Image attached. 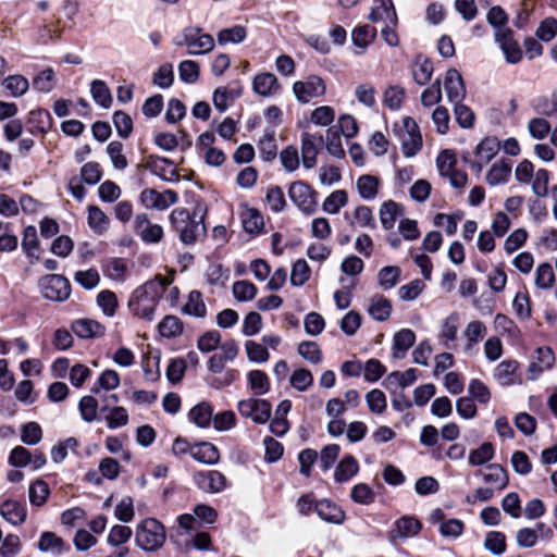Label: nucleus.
<instances>
[{"label":"nucleus","instance_id":"f257e3e1","mask_svg":"<svg viewBox=\"0 0 557 557\" xmlns=\"http://www.w3.org/2000/svg\"><path fill=\"white\" fill-rule=\"evenodd\" d=\"M172 283L168 276L157 275L154 280L138 286L128 300V309L133 315L152 321L158 300L164 288Z\"/></svg>","mask_w":557,"mask_h":557},{"label":"nucleus","instance_id":"f03ea898","mask_svg":"<svg viewBox=\"0 0 557 557\" xmlns=\"http://www.w3.org/2000/svg\"><path fill=\"white\" fill-rule=\"evenodd\" d=\"M206 207L198 203L190 214L184 208H176L170 214V222L175 232L180 234V239L186 244L191 245L206 234V226L203 223Z\"/></svg>","mask_w":557,"mask_h":557},{"label":"nucleus","instance_id":"7ed1b4c3","mask_svg":"<svg viewBox=\"0 0 557 557\" xmlns=\"http://www.w3.org/2000/svg\"><path fill=\"white\" fill-rule=\"evenodd\" d=\"M165 539L166 535L163 524L154 518L143 520L136 529L135 542L143 550H158L163 546Z\"/></svg>","mask_w":557,"mask_h":557},{"label":"nucleus","instance_id":"20e7f679","mask_svg":"<svg viewBox=\"0 0 557 557\" xmlns=\"http://www.w3.org/2000/svg\"><path fill=\"white\" fill-rule=\"evenodd\" d=\"M174 45L187 48L190 55H200L214 48V39L209 34H202L201 28L188 26L173 39Z\"/></svg>","mask_w":557,"mask_h":557},{"label":"nucleus","instance_id":"39448f33","mask_svg":"<svg viewBox=\"0 0 557 557\" xmlns=\"http://www.w3.org/2000/svg\"><path fill=\"white\" fill-rule=\"evenodd\" d=\"M394 132L401 143V150L407 158L413 157L422 147V136L416 121L406 116L394 125Z\"/></svg>","mask_w":557,"mask_h":557},{"label":"nucleus","instance_id":"423d86ee","mask_svg":"<svg viewBox=\"0 0 557 557\" xmlns=\"http://www.w3.org/2000/svg\"><path fill=\"white\" fill-rule=\"evenodd\" d=\"M318 193L302 181L293 182L288 188L292 202L307 215L313 214L318 208Z\"/></svg>","mask_w":557,"mask_h":557},{"label":"nucleus","instance_id":"0eeeda50","mask_svg":"<svg viewBox=\"0 0 557 557\" xmlns=\"http://www.w3.org/2000/svg\"><path fill=\"white\" fill-rule=\"evenodd\" d=\"M457 158L453 150H443L436 158V166L440 175L447 177L454 188L462 189L467 184L468 176L465 172L455 168Z\"/></svg>","mask_w":557,"mask_h":557},{"label":"nucleus","instance_id":"6e6552de","mask_svg":"<svg viewBox=\"0 0 557 557\" xmlns=\"http://www.w3.org/2000/svg\"><path fill=\"white\" fill-rule=\"evenodd\" d=\"M39 287L46 299L63 301L69 298L71 287L69 281L59 274H48L39 280Z\"/></svg>","mask_w":557,"mask_h":557},{"label":"nucleus","instance_id":"1a4fd4ad","mask_svg":"<svg viewBox=\"0 0 557 557\" xmlns=\"http://www.w3.org/2000/svg\"><path fill=\"white\" fill-rule=\"evenodd\" d=\"M325 91L324 81L317 75H310L306 79L293 84V92L301 103H308L314 98L322 97Z\"/></svg>","mask_w":557,"mask_h":557},{"label":"nucleus","instance_id":"9d476101","mask_svg":"<svg viewBox=\"0 0 557 557\" xmlns=\"http://www.w3.org/2000/svg\"><path fill=\"white\" fill-rule=\"evenodd\" d=\"M238 411L255 423L264 424L271 417L272 406L265 399L248 398L238 403Z\"/></svg>","mask_w":557,"mask_h":557},{"label":"nucleus","instance_id":"9b49d317","mask_svg":"<svg viewBox=\"0 0 557 557\" xmlns=\"http://www.w3.org/2000/svg\"><path fill=\"white\" fill-rule=\"evenodd\" d=\"M140 201L147 209L165 210L178 200V195L172 189L160 193L153 188H146L140 193Z\"/></svg>","mask_w":557,"mask_h":557},{"label":"nucleus","instance_id":"f8f14e48","mask_svg":"<svg viewBox=\"0 0 557 557\" xmlns=\"http://www.w3.org/2000/svg\"><path fill=\"white\" fill-rule=\"evenodd\" d=\"M300 144L302 165L306 169L314 168L317 164L319 148L323 144L322 135L305 132L301 134Z\"/></svg>","mask_w":557,"mask_h":557},{"label":"nucleus","instance_id":"ddd939ff","mask_svg":"<svg viewBox=\"0 0 557 557\" xmlns=\"http://www.w3.org/2000/svg\"><path fill=\"white\" fill-rule=\"evenodd\" d=\"M194 482L206 493H220L226 487V478L216 470L195 473Z\"/></svg>","mask_w":557,"mask_h":557},{"label":"nucleus","instance_id":"4468645a","mask_svg":"<svg viewBox=\"0 0 557 557\" xmlns=\"http://www.w3.org/2000/svg\"><path fill=\"white\" fill-rule=\"evenodd\" d=\"M134 227L143 242L154 244L161 240L163 228L159 224H152L147 214H137L134 221Z\"/></svg>","mask_w":557,"mask_h":557},{"label":"nucleus","instance_id":"2eb2a0df","mask_svg":"<svg viewBox=\"0 0 557 557\" xmlns=\"http://www.w3.org/2000/svg\"><path fill=\"white\" fill-rule=\"evenodd\" d=\"M368 18L372 23L397 24V14L392 0H373Z\"/></svg>","mask_w":557,"mask_h":557},{"label":"nucleus","instance_id":"dca6fc26","mask_svg":"<svg viewBox=\"0 0 557 557\" xmlns=\"http://www.w3.org/2000/svg\"><path fill=\"white\" fill-rule=\"evenodd\" d=\"M444 88L447 99L451 103L461 102L466 97V87L461 74L455 70L449 69L444 78Z\"/></svg>","mask_w":557,"mask_h":557},{"label":"nucleus","instance_id":"f3484780","mask_svg":"<svg viewBox=\"0 0 557 557\" xmlns=\"http://www.w3.org/2000/svg\"><path fill=\"white\" fill-rule=\"evenodd\" d=\"M495 39L499 44L507 62L518 63L522 58L519 45L512 39L509 28H499L495 32Z\"/></svg>","mask_w":557,"mask_h":557},{"label":"nucleus","instance_id":"a211bd4d","mask_svg":"<svg viewBox=\"0 0 557 557\" xmlns=\"http://www.w3.org/2000/svg\"><path fill=\"white\" fill-rule=\"evenodd\" d=\"M422 528L421 522L414 517L404 516L395 521L394 528L391 531V539L406 540L418 535Z\"/></svg>","mask_w":557,"mask_h":557},{"label":"nucleus","instance_id":"6ab92c4d","mask_svg":"<svg viewBox=\"0 0 557 557\" xmlns=\"http://www.w3.org/2000/svg\"><path fill=\"white\" fill-rule=\"evenodd\" d=\"M535 359L529 366V377L536 380L544 371L555 363V355L549 347H540L535 351Z\"/></svg>","mask_w":557,"mask_h":557},{"label":"nucleus","instance_id":"aec40b11","mask_svg":"<svg viewBox=\"0 0 557 557\" xmlns=\"http://www.w3.org/2000/svg\"><path fill=\"white\" fill-rule=\"evenodd\" d=\"M72 331L81 338L89 339L103 335L104 326L92 319H78L72 323Z\"/></svg>","mask_w":557,"mask_h":557},{"label":"nucleus","instance_id":"412c9836","mask_svg":"<svg viewBox=\"0 0 557 557\" xmlns=\"http://www.w3.org/2000/svg\"><path fill=\"white\" fill-rule=\"evenodd\" d=\"M252 88L256 94L262 97H272L277 94L280 84L272 73H261L255 76Z\"/></svg>","mask_w":557,"mask_h":557},{"label":"nucleus","instance_id":"4be33fe9","mask_svg":"<svg viewBox=\"0 0 557 557\" xmlns=\"http://www.w3.org/2000/svg\"><path fill=\"white\" fill-rule=\"evenodd\" d=\"M315 512L327 523L341 524L345 520V512L336 504L326 499L315 504Z\"/></svg>","mask_w":557,"mask_h":557},{"label":"nucleus","instance_id":"5701e85b","mask_svg":"<svg viewBox=\"0 0 557 557\" xmlns=\"http://www.w3.org/2000/svg\"><path fill=\"white\" fill-rule=\"evenodd\" d=\"M37 548L44 554L60 556L65 548V543L55 533L46 531L40 534Z\"/></svg>","mask_w":557,"mask_h":557},{"label":"nucleus","instance_id":"b1692460","mask_svg":"<svg viewBox=\"0 0 557 557\" xmlns=\"http://www.w3.org/2000/svg\"><path fill=\"white\" fill-rule=\"evenodd\" d=\"M1 516L10 523L22 524L26 519V508L17 500L7 499L0 507Z\"/></svg>","mask_w":557,"mask_h":557},{"label":"nucleus","instance_id":"393cba45","mask_svg":"<svg viewBox=\"0 0 557 557\" xmlns=\"http://www.w3.org/2000/svg\"><path fill=\"white\" fill-rule=\"evenodd\" d=\"M196 461L207 465H215L220 460V453L218 448L207 442L194 445L190 455Z\"/></svg>","mask_w":557,"mask_h":557},{"label":"nucleus","instance_id":"a878e982","mask_svg":"<svg viewBox=\"0 0 557 557\" xmlns=\"http://www.w3.org/2000/svg\"><path fill=\"white\" fill-rule=\"evenodd\" d=\"M517 369L516 360H504L496 367L494 377L500 385H513L519 381L516 374Z\"/></svg>","mask_w":557,"mask_h":557},{"label":"nucleus","instance_id":"bb28decb","mask_svg":"<svg viewBox=\"0 0 557 557\" xmlns=\"http://www.w3.org/2000/svg\"><path fill=\"white\" fill-rule=\"evenodd\" d=\"M376 38V29L370 25H361L357 26L351 32V39L359 50L356 51L357 54H361L364 52L367 47L373 42Z\"/></svg>","mask_w":557,"mask_h":557},{"label":"nucleus","instance_id":"cd10ccee","mask_svg":"<svg viewBox=\"0 0 557 557\" xmlns=\"http://www.w3.org/2000/svg\"><path fill=\"white\" fill-rule=\"evenodd\" d=\"M380 185V178L370 174L359 176L356 182L359 196L364 200H373L379 194Z\"/></svg>","mask_w":557,"mask_h":557},{"label":"nucleus","instance_id":"c85d7f7f","mask_svg":"<svg viewBox=\"0 0 557 557\" xmlns=\"http://www.w3.org/2000/svg\"><path fill=\"white\" fill-rule=\"evenodd\" d=\"M380 221L385 230H392L398 216L403 215V207L394 200L384 201L380 207Z\"/></svg>","mask_w":557,"mask_h":557},{"label":"nucleus","instance_id":"c756f323","mask_svg":"<svg viewBox=\"0 0 557 557\" xmlns=\"http://www.w3.org/2000/svg\"><path fill=\"white\" fill-rule=\"evenodd\" d=\"M416 335L409 329H403L394 335L393 339V357L401 359L406 351L414 344Z\"/></svg>","mask_w":557,"mask_h":557},{"label":"nucleus","instance_id":"7c9ffc66","mask_svg":"<svg viewBox=\"0 0 557 557\" xmlns=\"http://www.w3.org/2000/svg\"><path fill=\"white\" fill-rule=\"evenodd\" d=\"M359 471L357 459L350 455L344 457L336 466L334 471V480L338 483L348 482Z\"/></svg>","mask_w":557,"mask_h":557},{"label":"nucleus","instance_id":"2f4dec72","mask_svg":"<svg viewBox=\"0 0 557 557\" xmlns=\"http://www.w3.org/2000/svg\"><path fill=\"white\" fill-rule=\"evenodd\" d=\"M511 163L506 160L495 162L486 174V182L491 186L505 184L511 175Z\"/></svg>","mask_w":557,"mask_h":557},{"label":"nucleus","instance_id":"473e14b6","mask_svg":"<svg viewBox=\"0 0 557 557\" xmlns=\"http://www.w3.org/2000/svg\"><path fill=\"white\" fill-rule=\"evenodd\" d=\"M150 168L153 173L164 181L177 182L180 180V175L173 166V162L168 158L158 157L153 159L150 163Z\"/></svg>","mask_w":557,"mask_h":557},{"label":"nucleus","instance_id":"72a5a7b5","mask_svg":"<svg viewBox=\"0 0 557 557\" xmlns=\"http://www.w3.org/2000/svg\"><path fill=\"white\" fill-rule=\"evenodd\" d=\"M240 220L243 227L249 234H259L264 226L263 216L255 208H245L240 213Z\"/></svg>","mask_w":557,"mask_h":557},{"label":"nucleus","instance_id":"f704fd0d","mask_svg":"<svg viewBox=\"0 0 557 557\" xmlns=\"http://www.w3.org/2000/svg\"><path fill=\"white\" fill-rule=\"evenodd\" d=\"M556 281L555 272L550 263H540L534 272V285L536 288L547 290L554 287Z\"/></svg>","mask_w":557,"mask_h":557},{"label":"nucleus","instance_id":"c9c22d12","mask_svg":"<svg viewBox=\"0 0 557 557\" xmlns=\"http://www.w3.org/2000/svg\"><path fill=\"white\" fill-rule=\"evenodd\" d=\"M479 473L482 474L486 483L496 485L498 490H504L509 483L507 471L498 463H491L486 467L485 472L480 471Z\"/></svg>","mask_w":557,"mask_h":557},{"label":"nucleus","instance_id":"e433bc0d","mask_svg":"<svg viewBox=\"0 0 557 557\" xmlns=\"http://www.w3.org/2000/svg\"><path fill=\"white\" fill-rule=\"evenodd\" d=\"M345 219L351 226L358 227H375L372 210L367 206H359L355 209L352 216L348 212L345 213Z\"/></svg>","mask_w":557,"mask_h":557},{"label":"nucleus","instance_id":"4c0bfd02","mask_svg":"<svg viewBox=\"0 0 557 557\" xmlns=\"http://www.w3.org/2000/svg\"><path fill=\"white\" fill-rule=\"evenodd\" d=\"M368 313L376 321H385L392 313V304L383 296H374L371 298Z\"/></svg>","mask_w":557,"mask_h":557},{"label":"nucleus","instance_id":"58836bf2","mask_svg":"<svg viewBox=\"0 0 557 557\" xmlns=\"http://www.w3.org/2000/svg\"><path fill=\"white\" fill-rule=\"evenodd\" d=\"M120 375L115 370H104L91 387V393L98 394L101 389L113 391L120 386Z\"/></svg>","mask_w":557,"mask_h":557},{"label":"nucleus","instance_id":"ea45409f","mask_svg":"<svg viewBox=\"0 0 557 557\" xmlns=\"http://www.w3.org/2000/svg\"><path fill=\"white\" fill-rule=\"evenodd\" d=\"M109 216L97 206L88 207V225L96 234H103L109 228Z\"/></svg>","mask_w":557,"mask_h":557},{"label":"nucleus","instance_id":"a19ab883","mask_svg":"<svg viewBox=\"0 0 557 557\" xmlns=\"http://www.w3.org/2000/svg\"><path fill=\"white\" fill-rule=\"evenodd\" d=\"M348 195L344 189L332 191L323 201L322 210L329 214H336L347 205Z\"/></svg>","mask_w":557,"mask_h":557},{"label":"nucleus","instance_id":"79ce46f5","mask_svg":"<svg viewBox=\"0 0 557 557\" xmlns=\"http://www.w3.org/2000/svg\"><path fill=\"white\" fill-rule=\"evenodd\" d=\"M433 74V64L432 62L422 57L419 55L413 64L412 67V75L417 84L419 85H425L432 77Z\"/></svg>","mask_w":557,"mask_h":557},{"label":"nucleus","instance_id":"37998d69","mask_svg":"<svg viewBox=\"0 0 557 557\" xmlns=\"http://www.w3.org/2000/svg\"><path fill=\"white\" fill-rule=\"evenodd\" d=\"M487 333L486 325L479 320L471 321L468 323L463 331V335L467 338L466 349H472Z\"/></svg>","mask_w":557,"mask_h":557},{"label":"nucleus","instance_id":"c03bdc74","mask_svg":"<svg viewBox=\"0 0 557 557\" xmlns=\"http://www.w3.org/2000/svg\"><path fill=\"white\" fill-rule=\"evenodd\" d=\"M213 409L207 403L196 405L189 411V419L199 428H207L212 422Z\"/></svg>","mask_w":557,"mask_h":557},{"label":"nucleus","instance_id":"a18cd8bd","mask_svg":"<svg viewBox=\"0 0 557 557\" xmlns=\"http://www.w3.org/2000/svg\"><path fill=\"white\" fill-rule=\"evenodd\" d=\"M2 86L14 98L21 97L27 92L29 83L26 77L20 74L10 75L3 79Z\"/></svg>","mask_w":557,"mask_h":557},{"label":"nucleus","instance_id":"49530a36","mask_svg":"<svg viewBox=\"0 0 557 557\" xmlns=\"http://www.w3.org/2000/svg\"><path fill=\"white\" fill-rule=\"evenodd\" d=\"M183 311L189 315L203 318L207 314V307L202 299V295L198 290H191L188 295L187 302Z\"/></svg>","mask_w":557,"mask_h":557},{"label":"nucleus","instance_id":"de8ad7c7","mask_svg":"<svg viewBox=\"0 0 557 557\" xmlns=\"http://www.w3.org/2000/svg\"><path fill=\"white\" fill-rule=\"evenodd\" d=\"M499 150V143L496 138L486 137L484 138L475 149V158L482 162L488 163L497 154Z\"/></svg>","mask_w":557,"mask_h":557},{"label":"nucleus","instance_id":"09e8293b","mask_svg":"<svg viewBox=\"0 0 557 557\" xmlns=\"http://www.w3.org/2000/svg\"><path fill=\"white\" fill-rule=\"evenodd\" d=\"M90 94L96 103L109 108L112 103V96L109 87L103 81L95 79L90 84Z\"/></svg>","mask_w":557,"mask_h":557},{"label":"nucleus","instance_id":"8fccbe9b","mask_svg":"<svg viewBox=\"0 0 557 557\" xmlns=\"http://www.w3.org/2000/svg\"><path fill=\"white\" fill-rule=\"evenodd\" d=\"M417 377V370L413 368L403 372L394 371L386 377V384L388 386L406 388L413 384Z\"/></svg>","mask_w":557,"mask_h":557},{"label":"nucleus","instance_id":"3c124183","mask_svg":"<svg viewBox=\"0 0 557 557\" xmlns=\"http://www.w3.org/2000/svg\"><path fill=\"white\" fill-rule=\"evenodd\" d=\"M50 494V488L47 482L44 480H36L33 482L28 490V498L32 505L42 506Z\"/></svg>","mask_w":557,"mask_h":557},{"label":"nucleus","instance_id":"603ef678","mask_svg":"<svg viewBox=\"0 0 557 557\" xmlns=\"http://www.w3.org/2000/svg\"><path fill=\"white\" fill-rule=\"evenodd\" d=\"M495 448L492 443L485 442L480 447L472 449L469 454V463L471 466H481L494 458Z\"/></svg>","mask_w":557,"mask_h":557},{"label":"nucleus","instance_id":"864d4df0","mask_svg":"<svg viewBox=\"0 0 557 557\" xmlns=\"http://www.w3.org/2000/svg\"><path fill=\"white\" fill-rule=\"evenodd\" d=\"M248 384L253 394L264 395L270 389L268 375L261 370H251L247 374Z\"/></svg>","mask_w":557,"mask_h":557},{"label":"nucleus","instance_id":"5fc2aeb1","mask_svg":"<svg viewBox=\"0 0 557 557\" xmlns=\"http://www.w3.org/2000/svg\"><path fill=\"white\" fill-rule=\"evenodd\" d=\"M260 156L263 160L270 161L276 157V144L273 131H265L258 141Z\"/></svg>","mask_w":557,"mask_h":557},{"label":"nucleus","instance_id":"6e6d98bb","mask_svg":"<svg viewBox=\"0 0 557 557\" xmlns=\"http://www.w3.org/2000/svg\"><path fill=\"white\" fill-rule=\"evenodd\" d=\"M78 410L85 422H94L98 418L97 399L90 395L83 396L78 403Z\"/></svg>","mask_w":557,"mask_h":557},{"label":"nucleus","instance_id":"4d7b16f0","mask_svg":"<svg viewBox=\"0 0 557 557\" xmlns=\"http://www.w3.org/2000/svg\"><path fill=\"white\" fill-rule=\"evenodd\" d=\"M132 534L133 531L129 527L115 524L110 529L107 542L113 547H121L129 541Z\"/></svg>","mask_w":557,"mask_h":557},{"label":"nucleus","instance_id":"13d9d810","mask_svg":"<svg viewBox=\"0 0 557 557\" xmlns=\"http://www.w3.org/2000/svg\"><path fill=\"white\" fill-rule=\"evenodd\" d=\"M289 383L298 392H306L313 384V375L305 368L296 369L289 377Z\"/></svg>","mask_w":557,"mask_h":557},{"label":"nucleus","instance_id":"bf43d9fd","mask_svg":"<svg viewBox=\"0 0 557 557\" xmlns=\"http://www.w3.org/2000/svg\"><path fill=\"white\" fill-rule=\"evenodd\" d=\"M528 239V232L524 228H516L512 231L504 242V250L506 253L511 255L524 246Z\"/></svg>","mask_w":557,"mask_h":557},{"label":"nucleus","instance_id":"052dcab7","mask_svg":"<svg viewBox=\"0 0 557 557\" xmlns=\"http://www.w3.org/2000/svg\"><path fill=\"white\" fill-rule=\"evenodd\" d=\"M400 273H401L400 268H398L396 265L384 267L383 269H381L379 271V274H377V280H379L380 286L383 289L393 288L397 284Z\"/></svg>","mask_w":557,"mask_h":557},{"label":"nucleus","instance_id":"680f3d73","mask_svg":"<svg viewBox=\"0 0 557 557\" xmlns=\"http://www.w3.org/2000/svg\"><path fill=\"white\" fill-rule=\"evenodd\" d=\"M123 144L121 141H111L107 146V153L116 170H124L127 168L128 162L126 157L123 153Z\"/></svg>","mask_w":557,"mask_h":557},{"label":"nucleus","instance_id":"e2e57ef3","mask_svg":"<svg viewBox=\"0 0 557 557\" xmlns=\"http://www.w3.org/2000/svg\"><path fill=\"white\" fill-rule=\"evenodd\" d=\"M159 333L163 337H175L183 332V324L178 318L174 315H166L158 325Z\"/></svg>","mask_w":557,"mask_h":557},{"label":"nucleus","instance_id":"0e129e2a","mask_svg":"<svg viewBox=\"0 0 557 557\" xmlns=\"http://www.w3.org/2000/svg\"><path fill=\"white\" fill-rule=\"evenodd\" d=\"M550 131V124L544 117H533L528 122V132L533 139L542 140Z\"/></svg>","mask_w":557,"mask_h":557},{"label":"nucleus","instance_id":"69168bd1","mask_svg":"<svg viewBox=\"0 0 557 557\" xmlns=\"http://www.w3.org/2000/svg\"><path fill=\"white\" fill-rule=\"evenodd\" d=\"M352 502L360 505H370L374 502L375 493L366 483L356 484L350 491Z\"/></svg>","mask_w":557,"mask_h":557},{"label":"nucleus","instance_id":"338daca9","mask_svg":"<svg viewBox=\"0 0 557 557\" xmlns=\"http://www.w3.org/2000/svg\"><path fill=\"white\" fill-rule=\"evenodd\" d=\"M311 270L304 259L297 260L293 264L292 273H290V283L292 285L299 287L302 286L310 277Z\"/></svg>","mask_w":557,"mask_h":557},{"label":"nucleus","instance_id":"774afa93","mask_svg":"<svg viewBox=\"0 0 557 557\" xmlns=\"http://www.w3.org/2000/svg\"><path fill=\"white\" fill-rule=\"evenodd\" d=\"M484 547L494 555H502L506 550V536L498 531L487 533Z\"/></svg>","mask_w":557,"mask_h":557}]
</instances>
